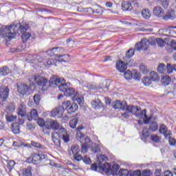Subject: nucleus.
I'll use <instances>...</instances> for the list:
<instances>
[{"label":"nucleus","mask_w":176,"mask_h":176,"mask_svg":"<svg viewBox=\"0 0 176 176\" xmlns=\"http://www.w3.org/2000/svg\"><path fill=\"white\" fill-rule=\"evenodd\" d=\"M168 140V142H169V145H170V146H176V140L174 139V138H170Z\"/></svg>","instance_id":"69168bd1"},{"label":"nucleus","mask_w":176,"mask_h":176,"mask_svg":"<svg viewBox=\"0 0 176 176\" xmlns=\"http://www.w3.org/2000/svg\"><path fill=\"white\" fill-rule=\"evenodd\" d=\"M52 138L54 144L56 145V146H60L61 145L60 138H62L65 143L69 142V134L67 133V129L65 128L59 129L58 132L52 133Z\"/></svg>","instance_id":"20e7f679"},{"label":"nucleus","mask_w":176,"mask_h":176,"mask_svg":"<svg viewBox=\"0 0 176 176\" xmlns=\"http://www.w3.org/2000/svg\"><path fill=\"white\" fill-rule=\"evenodd\" d=\"M118 175L120 176H130V170L126 169H120L118 171Z\"/></svg>","instance_id":"a18cd8bd"},{"label":"nucleus","mask_w":176,"mask_h":176,"mask_svg":"<svg viewBox=\"0 0 176 176\" xmlns=\"http://www.w3.org/2000/svg\"><path fill=\"white\" fill-rule=\"evenodd\" d=\"M151 130L148 127L143 128L142 132V140L146 142V139L149 138V136L151 135Z\"/></svg>","instance_id":"a211bd4d"},{"label":"nucleus","mask_w":176,"mask_h":176,"mask_svg":"<svg viewBox=\"0 0 176 176\" xmlns=\"http://www.w3.org/2000/svg\"><path fill=\"white\" fill-rule=\"evenodd\" d=\"M153 14L157 17H163L164 16V10L160 6H155L153 8Z\"/></svg>","instance_id":"f3484780"},{"label":"nucleus","mask_w":176,"mask_h":176,"mask_svg":"<svg viewBox=\"0 0 176 176\" xmlns=\"http://www.w3.org/2000/svg\"><path fill=\"white\" fill-rule=\"evenodd\" d=\"M151 141H153V142H155V144H159L162 141V138H160L157 135H151L150 137Z\"/></svg>","instance_id":"e433bc0d"},{"label":"nucleus","mask_w":176,"mask_h":176,"mask_svg":"<svg viewBox=\"0 0 176 176\" xmlns=\"http://www.w3.org/2000/svg\"><path fill=\"white\" fill-rule=\"evenodd\" d=\"M72 100L76 101V102L80 105V104L85 101V99L83 98V96H79V92H76L72 97Z\"/></svg>","instance_id":"cd10ccee"},{"label":"nucleus","mask_w":176,"mask_h":176,"mask_svg":"<svg viewBox=\"0 0 176 176\" xmlns=\"http://www.w3.org/2000/svg\"><path fill=\"white\" fill-rule=\"evenodd\" d=\"M142 82L144 86H150V85L152 84V80L149 78V76L142 78Z\"/></svg>","instance_id":"58836bf2"},{"label":"nucleus","mask_w":176,"mask_h":176,"mask_svg":"<svg viewBox=\"0 0 176 176\" xmlns=\"http://www.w3.org/2000/svg\"><path fill=\"white\" fill-rule=\"evenodd\" d=\"M14 164H16V162H14V161L13 160L10 161L7 164L8 169L13 170V168H14Z\"/></svg>","instance_id":"e2e57ef3"},{"label":"nucleus","mask_w":176,"mask_h":176,"mask_svg":"<svg viewBox=\"0 0 176 176\" xmlns=\"http://www.w3.org/2000/svg\"><path fill=\"white\" fill-rule=\"evenodd\" d=\"M16 86L18 92L22 96H30L31 91L36 89V85L34 82L30 83V86L25 83L18 82L16 83Z\"/></svg>","instance_id":"39448f33"},{"label":"nucleus","mask_w":176,"mask_h":176,"mask_svg":"<svg viewBox=\"0 0 176 176\" xmlns=\"http://www.w3.org/2000/svg\"><path fill=\"white\" fill-rule=\"evenodd\" d=\"M91 105L94 109H100L104 108V103L100 100V99L94 100L91 102Z\"/></svg>","instance_id":"6ab92c4d"},{"label":"nucleus","mask_w":176,"mask_h":176,"mask_svg":"<svg viewBox=\"0 0 176 176\" xmlns=\"http://www.w3.org/2000/svg\"><path fill=\"white\" fill-rule=\"evenodd\" d=\"M23 176H32V167L28 166L23 172Z\"/></svg>","instance_id":"4c0bfd02"},{"label":"nucleus","mask_w":176,"mask_h":176,"mask_svg":"<svg viewBox=\"0 0 176 176\" xmlns=\"http://www.w3.org/2000/svg\"><path fill=\"white\" fill-rule=\"evenodd\" d=\"M149 47V41L142 39V50H148Z\"/></svg>","instance_id":"c03bdc74"},{"label":"nucleus","mask_w":176,"mask_h":176,"mask_svg":"<svg viewBox=\"0 0 176 176\" xmlns=\"http://www.w3.org/2000/svg\"><path fill=\"white\" fill-rule=\"evenodd\" d=\"M156 42L159 47H164V45H166V42H164V41L160 38H157Z\"/></svg>","instance_id":"13d9d810"},{"label":"nucleus","mask_w":176,"mask_h":176,"mask_svg":"<svg viewBox=\"0 0 176 176\" xmlns=\"http://www.w3.org/2000/svg\"><path fill=\"white\" fill-rule=\"evenodd\" d=\"M142 16L146 20H148L151 17V12H149V9H144L142 11Z\"/></svg>","instance_id":"ea45409f"},{"label":"nucleus","mask_w":176,"mask_h":176,"mask_svg":"<svg viewBox=\"0 0 176 176\" xmlns=\"http://www.w3.org/2000/svg\"><path fill=\"white\" fill-rule=\"evenodd\" d=\"M78 122H79V120L78 119V118L74 117V118H72L69 121V126L71 129H76V125L78 124Z\"/></svg>","instance_id":"f704fd0d"},{"label":"nucleus","mask_w":176,"mask_h":176,"mask_svg":"<svg viewBox=\"0 0 176 176\" xmlns=\"http://www.w3.org/2000/svg\"><path fill=\"white\" fill-rule=\"evenodd\" d=\"M86 88L89 90H98V89L100 90L102 89V86H101V84L99 85H96L89 82L86 85Z\"/></svg>","instance_id":"c85d7f7f"},{"label":"nucleus","mask_w":176,"mask_h":176,"mask_svg":"<svg viewBox=\"0 0 176 176\" xmlns=\"http://www.w3.org/2000/svg\"><path fill=\"white\" fill-rule=\"evenodd\" d=\"M50 115L51 116H52V118H61L63 115H64V107H63L62 106L57 107L52 110Z\"/></svg>","instance_id":"9d476101"},{"label":"nucleus","mask_w":176,"mask_h":176,"mask_svg":"<svg viewBox=\"0 0 176 176\" xmlns=\"http://www.w3.org/2000/svg\"><path fill=\"white\" fill-rule=\"evenodd\" d=\"M9 88L3 85L0 84V98L1 101H6L9 97Z\"/></svg>","instance_id":"1a4fd4ad"},{"label":"nucleus","mask_w":176,"mask_h":176,"mask_svg":"<svg viewBox=\"0 0 176 176\" xmlns=\"http://www.w3.org/2000/svg\"><path fill=\"white\" fill-rule=\"evenodd\" d=\"M132 78H133V79H135V80H140L141 74L138 71L134 70Z\"/></svg>","instance_id":"3c124183"},{"label":"nucleus","mask_w":176,"mask_h":176,"mask_svg":"<svg viewBox=\"0 0 176 176\" xmlns=\"http://www.w3.org/2000/svg\"><path fill=\"white\" fill-rule=\"evenodd\" d=\"M164 134V137H165L166 140H169L171 138V135H173V133L171 131H166L164 132H162Z\"/></svg>","instance_id":"bf43d9fd"},{"label":"nucleus","mask_w":176,"mask_h":176,"mask_svg":"<svg viewBox=\"0 0 176 176\" xmlns=\"http://www.w3.org/2000/svg\"><path fill=\"white\" fill-rule=\"evenodd\" d=\"M10 74V69L8 66H4L2 68H0V75L1 76H6Z\"/></svg>","instance_id":"7c9ffc66"},{"label":"nucleus","mask_w":176,"mask_h":176,"mask_svg":"<svg viewBox=\"0 0 176 176\" xmlns=\"http://www.w3.org/2000/svg\"><path fill=\"white\" fill-rule=\"evenodd\" d=\"M39 118V114H38V111L36 109H32L28 113H27L26 119L29 122H32V120H36Z\"/></svg>","instance_id":"ddd939ff"},{"label":"nucleus","mask_w":176,"mask_h":176,"mask_svg":"<svg viewBox=\"0 0 176 176\" xmlns=\"http://www.w3.org/2000/svg\"><path fill=\"white\" fill-rule=\"evenodd\" d=\"M73 159L76 162H80V160H82V162L85 163V164H91V160L87 155L84 156L83 157L82 155L78 154L73 155Z\"/></svg>","instance_id":"f8f14e48"},{"label":"nucleus","mask_w":176,"mask_h":176,"mask_svg":"<svg viewBox=\"0 0 176 176\" xmlns=\"http://www.w3.org/2000/svg\"><path fill=\"white\" fill-rule=\"evenodd\" d=\"M13 146L20 148V146H28V145L21 141H16L13 142Z\"/></svg>","instance_id":"8fccbe9b"},{"label":"nucleus","mask_w":176,"mask_h":176,"mask_svg":"<svg viewBox=\"0 0 176 176\" xmlns=\"http://www.w3.org/2000/svg\"><path fill=\"white\" fill-rule=\"evenodd\" d=\"M158 129H159V126H157V123L156 122H151L149 129H148L150 131L155 133V131H157Z\"/></svg>","instance_id":"c9c22d12"},{"label":"nucleus","mask_w":176,"mask_h":176,"mask_svg":"<svg viewBox=\"0 0 176 176\" xmlns=\"http://www.w3.org/2000/svg\"><path fill=\"white\" fill-rule=\"evenodd\" d=\"M71 151L73 153V156L78 155L79 153V146L78 144H74L72 146Z\"/></svg>","instance_id":"de8ad7c7"},{"label":"nucleus","mask_w":176,"mask_h":176,"mask_svg":"<svg viewBox=\"0 0 176 176\" xmlns=\"http://www.w3.org/2000/svg\"><path fill=\"white\" fill-rule=\"evenodd\" d=\"M89 148H91V152H93V153H98L101 152V148H100V146H98V144H94L92 142Z\"/></svg>","instance_id":"c756f323"},{"label":"nucleus","mask_w":176,"mask_h":176,"mask_svg":"<svg viewBox=\"0 0 176 176\" xmlns=\"http://www.w3.org/2000/svg\"><path fill=\"white\" fill-rule=\"evenodd\" d=\"M67 57H68L67 54L58 55V57L56 56V60L59 63H65L67 62Z\"/></svg>","instance_id":"37998d69"},{"label":"nucleus","mask_w":176,"mask_h":176,"mask_svg":"<svg viewBox=\"0 0 176 176\" xmlns=\"http://www.w3.org/2000/svg\"><path fill=\"white\" fill-rule=\"evenodd\" d=\"M151 174H152L151 170L146 169L142 171V176H151Z\"/></svg>","instance_id":"338daca9"},{"label":"nucleus","mask_w":176,"mask_h":176,"mask_svg":"<svg viewBox=\"0 0 176 176\" xmlns=\"http://www.w3.org/2000/svg\"><path fill=\"white\" fill-rule=\"evenodd\" d=\"M126 101L122 102L120 100H116L112 102L111 107L114 108V109H120L121 111H126L127 107Z\"/></svg>","instance_id":"6e6552de"},{"label":"nucleus","mask_w":176,"mask_h":176,"mask_svg":"<svg viewBox=\"0 0 176 176\" xmlns=\"http://www.w3.org/2000/svg\"><path fill=\"white\" fill-rule=\"evenodd\" d=\"M140 69L142 74H146L149 72V70H148V67L145 65H141L140 67Z\"/></svg>","instance_id":"052dcab7"},{"label":"nucleus","mask_w":176,"mask_h":176,"mask_svg":"<svg viewBox=\"0 0 176 176\" xmlns=\"http://www.w3.org/2000/svg\"><path fill=\"white\" fill-rule=\"evenodd\" d=\"M30 30V25L27 22H21L16 24H13L8 26H2L0 28V35H2L3 38H7L9 41L14 39L16 36L21 35V39L23 43H27L28 39L31 38V33L27 32Z\"/></svg>","instance_id":"f257e3e1"},{"label":"nucleus","mask_w":176,"mask_h":176,"mask_svg":"<svg viewBox=\"0 0 176 176\" xmlns=\"http://www.w3.org/2000/svg\"><path fill=\"white\" fill-rule=\"evenodd\" d=\"M34 101L36 105H39L41 102V95L36 94L34 96Z\"/></svg>","instance_id":"680f3d73"},{"label":"nucleus","mask_w":176,"mask_h":176,"mask_svg":"<svg viewBox=\"0 0 176 176\" xmlns=\"http://www.w3.org/2000/svg\"><path fill=\"white\" fill-rule=\"evenodd\" d=\"M122 9L124 12H130V10H133V6H131V3L129 1H124L122 3Z\"/></svg>","instance_id":"4be33fe9"},{"label":"nucleus","mask_w":176,"mask_h":176,"mask_svg":"<svg viewBox=\"0 0 176 176\" xmlns=\"http://www.w3.org/2000/svg\"><path fill=\"white\" fill-rule=\"evenodd\" d=\"M131 114L133 115V116H136V118H142V116H144V119H148L146 109L141 111V107L133 104H128L126 111L121 113V116L125 119H129Z\"/></svg>","instance_id":"7ed1b4c3"},{"label":"nucleus","mask_w":176,"mask_h":176,"mask_svg":"<svg viewBox=\"0 0 176 176\" xmlns=\"http://www.w3.org/2000/svg\"><path fill=\"white\" fill-rule=\"evenodd\" d=\"M14 111H16V107H15L14 103L10 102L8 104L7 107L5 109L4 112H6V113H13V112H14Z\"/></svg>","instance_id":"b1692460"},{"label":"nucleus","mask_w":176,"mask_h":176,"mask_svg":"<svg viewBox=\"0 0 176 176\" xmlns=\"http://www.w3.org/2000/svg\"><path fill=\"white\" fill-rule=\"evenodd\" d=\"M124 76L126 80H130L133 78V73L130 70H127L126 72H124Z\"/></svg>","instance_id":"09e8293b"},{"label":"nucleus","mask_w":176,"mask_h":176,"mask_svg":"<svg viewBox=\"0 0 176 176\" xmlns=\"http://www.w3.org/2000/svg\"><path fill=\"white\" fill-rule=\"evenodd\" d=\"M30 145L34 148H38V149H43L44 146L41 144L39 142L32 141Z\"/></svg>","instance_id":"603ef678"},{"label":"nucleus","mask_w":176,"mask_h":176,"mask_svg":"<svg viewBox=\"0 0 176 176\" xmlns=\"http://www.w3.org/2000/svg\"><path fill=\"white\" fill-rule=\"evenodd\" d=\"M142 173L140 170H136L135 171L130 170L129 176H142Z\"/></svg>","instance_id":"4d7b16f0"},{"label":"nucleus","mask_w":176,"mask_h":176,"mask_svg":"<svg viewBox=\"0 0 176 176\" xmlns=\"http://www.w3.org/2000/svg\"><path fill=\"white\" fill-rule=\"evenodd\" d=\"M18 115L24 119H27V109H25V107L21 105L18 108Z\"/></svg>","instance_id":"412c9836"},{"label":"nucleus","mask_w":176,"mask_h":176,"mask_svg":"<svg viewBox=\"0 0 176 176\" xmlns=\"http://www.w3.org/2000/svg\"><path fill=\"white\" fill-rule=\"evenodd\" d=\"M58 78L60 79V83H58V85H54L55 86H58L60 91H62L65 94V91L71 85V82L65 83V80H64L63 78Z\"/></svg>","instance_id":"9b49d317"},{"label":"nucleus","mask_w":176,"mask_h":176,"mask_svg":"<svg viewBox=\"0 0 176 176\" xmlns=\"http://www.w3.org/2000/svg\"><path fill=\"white\" fill-rule=\"evenodd\" d=\"M100 170L102 171H106V173H110L111 175H116L118 174V171H119V164H114L113 166H111L109 163H107L104 162V164L100 163L99 164Z\"/></svg>","instance_id":"423d86ee"},{"label":"nucleus","mask_w":176,"mask_h":176,"mask_svg":"<svg viewBox=\"0 0 176 176\" xmlns=\"http://www.w3.org/2000/svg\"><path fill=\"white\" fill-rule=\"evenodd\" d=\"M40 156V162H46L47 159V155L44 153L39 154Z\"/></svg>","instance_id":"774afa93"},{"label":"nucleus","mask_w":176,"mask_h":176,"mask_svg":"<svg viewBox=\"0 0 176 176\" xmlns=\"http://www.w3.org/2000/svg\"><path fill=\"white\" fill-rule=\"evenodd\" d=\"M60 47H54L51 50H48L47 51V54L50 56V57H53L54 56H58V52H60Z\"/></svg>","instance_id":"5701e85b"},{"label":"nucleus","mask_w":176,"mask_h":176,"mask_svg":"<svg viewBox=\"0 0 176 176\" xmlns=\"http://www.w3.org/2000/svg\"><path fill=\"white\" fill-rule=\"evenodd\" d=\"M162 83L166 86H168L171 83V78L170 76H165L161 79Z\"/></svg>","instance_id":"79ce46f5"},{"label":"nucleus","mask_w":176,"mask_h":176,"mask_svg":"<svg viewBox=\"0 0 176 176\" xmlns=\"http://www.w3.org/2000/svg\"><path fill=\"white\" fill-rule=\"evenodd\" d=\"M173 50H176V41H172L170 42V44L168 45L166 47V51L168 53H171L173 52Z\"/></svg>","instance_id":"473e14b6"},{"label":"nucleus","mask_w":176,"mask_h":176,"mask_svg":"<svg viewBox=\"0 0 176 176\" xmlns=\"http://www.w3.org/2000/svg\"><path fill=\"white\" fill-rule=\"evenodd\" d=\"M78 91H75V88L67 87V89L65 90V96L66 97H71L75 96Z\"/></svg>","instance_id":"a878e982"},{"label":"nucleus","mask_w":176,"mask_h":176,"mask_svg":"<svg viewBox=\"0 0 176 176\" xmlns=\"http://www.w3.org/2000/svg\"><path fill=\"white\" fill-rule=\"evenodd\" d=\"M37 124L40 127H46V120L45 121L43 118H38Z\"/></svg>","instance_id":"5fc2aeb1"},{"label":"nucleus","mask_w":176,"mask_h":176,"mask_svg":"<svg viewBox=\"0 0 176 176\" xmlns=\"http://www.w3.org/2000/svg\"><path fill=\"white\" fill-rule=\"evenodd\" d=\"M28 163H36L40 162V155L38 153L32 154L31 157L27 160Z\"/></svg>","instance_id":"aec40b11"},{"label":"nucleus","mask_w":176,"mask_h":176,"mask_svg":"<svg viewBox=\"0 0 176 176\" xmlns=\"http://www.w3.org/2000/svg\"><path fill=\"white\" fill-rule=\"evenodd\" d=\"M85 143L81 146L82 153H86L87 152L88 148H90V146H91V144H93V142H91L90 138L89 137H86L85 138Z\"/></svg>","instance_id":"4468645a"},{"label":"nucleus","mask_w":176,"mask_h":176,"mask_svg":"<svg viewBox=\"0 0 176 176\" xmlns=\"http://www.w3.org/2000/svg\"><path fill=\"white\" fill-rule=\"evenodd\" d=\"M23 46H18L16 48H11L10 52L11 53H16V52H22L23 50Z\"/></svg>","instance_id":"0e129e2a"},{"label":"nucleus","mask_w":176,"mask_h":176,"mask_svg":"<svg viewBox=\"0 0 176 176\" xmlns=\"http://www.w3.org/2000/svg\"><path fill=\"white\" fill-rule=\"evenodd\" d=\"M45 129L47 130H54L56 131L60 129V123L57 120H54L50 118L46 119Z\"/></svg>","instance_id":"0eeeda50"},{"label":"nucleus","mask_w":176,"mask_h":176,"mask_svg":"<svg viewBox=\"0 0 176 176\" xmlns=\"http://www.w3.org/2000/svg\"><path fill=\"white\" fill-rule=\"evenodd\" d=\"M30 82L34 83L36 86L37 85L38 87H41V90L43 91H46L51 86L58 85L61 82V79L57 76H52L49 80L39 74H35L30 78Z\"/></svg>","instance_id":"f03ea898"},{"label":"nucleus","mask_w":176,"mask_h":176,"mask_svg":"<svg viewBox=\"0 0 176 176\" xmlns=\"http://www.w3.org/2000/svg\"><path fill=\"white\" fill-rule=\"evenodd\" d=\"M163 20L167 21V20H174V11H168L163 16Z\"/></svg>","instance_id":"2f4dec72"},{"label":"nucleus","mask_w":176,"mask_h":176,"mask_svg":"<svg viewBox=\"0 0 176 176\" xmlns=\"http://www.w3.org/2000/svg\"><path fill=\"white\" fill-rule=\"evenodd\" d=\"M116 69L120 72H125V71L127 69V65H126V63L122 60L117 61Z\"/></svg>","instance_id":"2eb2a0df"},{"label":"nucleus","mask_w":176,"mask_h":176,"mask_svg":"<svg viewBox=\"0 0 176 176\" xmlns=\"http://www.w3.org/2000/svg\"><path fill=\"white\" fill-rule=\"evenodd\" d=\"M165 69L167 74H171V72L174 71V65H172L171 64L168 63L167 65L166 66Z\"/></svg>","instance_id":"6e6d98bb"},{"label":"nucleus","mask_w":176,"mask_h":176,"mask_svg":"<svg viewBox=\"0 0 176 176\" xmlns=\"http://www.w3.org/2000/svg\"><path fill=\"white\" fill-rule=\"evenodd\" d=\"M12 131L14 134H20V123L14 122L12 124Z\"/></svg>","instance_id":"bb28decb"},{"label":"nucleus","mask_w":176,"mask_h":176,"mask_svg":"<svg viewBox=\"0 0 176 176\" xmlns=\"http://www.w3.org/2000/svg\"><path fill=\"white\" fill-rule=\"evenodd\" d=\"M135 50L133 48L129 49L126 53V56L123 58L124 61H126V64H129V61H130V58H131V57H133V56H134L135 54Z\"/></svg>","instance_id":"dca6fc26"},{"label":"nucleus","mask_w":176,"mask_h":176,"mask_svg":"<svg viewBox=\"0 0 176 176\" xmlns=\"http://www.w3.org/2000/svg\"><path fill=\"white\" fill-rule=\"evenodd\" d=\"M10 113H6V119L8 123H11L12 122H14L16 119H17V116H10Z\"/></svg>","instance_id":"a19ab883"},{"label":"nucleus","mask_w":176,"mask_h":176,"mask_svg":"<svg viewBox=\"0 0 176 176\" xmlns=\"http://www.w3.org/2000/svg\"><path fill=\"white\" fill-rule=\"evenodd\" d=\"M150 79L151 80V81L153 80V82H159V80H160V77H159L157 73L155 72H151L150 73Z\"/></svg>","instance_id":"72a5a7b5"},{"label":"nucleus","mask_w":176,"mask_h":176,"mask_svg":"<svg viewBox=\"0 0 176 176\" xmlns=\"http://www.w3.org/2000/svg\"><path fill=\"white\" fill-rule=\"evenodd\" d=\"M78 108L79 107L78 106V103H70V106H69V108L67 109V112L68 113H74V112H76V111H78Z\"/></svg>","instance_id":"393cba45"},{"label":"nucleus","mask_w":176,"mask_h":176,"mask_svg":"<svg viewBox=\"0 0 176 176\" xmlns=\"http://www.w3.org/2000/svg\"><path fill=\"white\" fill-rule=\"evenodd\" d=\"M71 105V101L67 100L63 102V106L62 108H63V111H68V109L69 108V106Z\"/></svg>","instance_id":"864d4df0"},{"label":"nucleus","mask_w":176,"mask_h":176,"mask_svg":"<svg viewBox=\"0 0 176 176\" xmlns=\"http://www.w3.org/2000/svg\"><path fill=\"white\" fill-rule=\"evenodd\" d=\"M157 72L160 74H164L166 72V65L163 63H160L157 67Z\"/></svg>","instance_id":"49530a36"}]
</instances>
